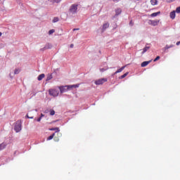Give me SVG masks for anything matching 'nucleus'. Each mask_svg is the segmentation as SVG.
Returning a JSON list of instances; mask_svg holds the SVG:
<instances>
[{"label":"nucleus","instance_id":"c756f323","mask_svg":"<svg viewBox=\"0 0 180 180\" xmlns=\"http://www.w3.org/2000/svg\"><path fill=\"white\" fill-rule=\"evenodd\" d=\"M160 56H158L153 60L154 63H155V61H158V60H160Z\"/></svg>","mask_w":180,"mask_h":180},{"label":"nucleus","instance_id":"7c9ffc66","mask_svg":"<svg viewBox=\"0 0 180 180\" xmlns=\"http://www.w3.org/2000/svg\"><path fill=\"white\" fill-rule=\"evenodd\" d=\"M107 69H105V68H100V71L101 72H105V71H106Z\"/></svg>","mask_w":180,"mask_h":180},{"label":"nucleus","instance_id":"b1692460","mask_svg":"<svg viewBox=\"0 0 180 180\" xmlns=\"http://www.w3.org/2000/svg\"><path fill=\"white\" fill-rule=\"evenodd\" d=\"M67 87L69 88V91H70V89H72V88H75V84L68 85Z\"/></svg>","mask_w":180,"mask_h":180},{"label":"nucleus","instance_id":"1a4fd4ad","mask_svg":"<svg viewBox=\"0 0 180 180\" xmlns=\"http://www.w3.org/2000/svg\"><path fill=\"white\" fill-rule=\"evenodd\" d=\"M151 61H153V60H150L149 61H143L141 64V67H147L148 65L150 64V63H151Z\"/></svg>","mask_w":180,"mask_h":180},{"label":"nucleus","instance_id":"a878e982","mask_svg":"<svg viewBox=\"0 0 180 180\" xmlns=\"http://www.w3.org/2000/svg\"><path fill=\"white\" fill-rule=\"evenodd\" d=\"M176 13H180V6L176 7V11H174Z\"/></svg>","mask_w":180,"mask_h":180},{"label":"nucleus","instance_id":"6e6552de","mask_svg":"<svg viewBox=\"0 0 180 180\" xmlns=\"http://www.w3.org/2000/svg\"><path fill=\"white\" fill-rule=\"evenodd\" d=\"M108 27H109V22L104 23L102 27V32H105Z\"/></svg>","mask_w":180,"mask_h":180},{"label":"nucleus","instance_id":"f03ea898","mask_svg":"<svg viewBox=\"0 0 180 180\" xmlns=\"http://www.w3.org/2000/svg\"><path fill=\"white\" fill-rule=\"evenodd\" d=\"M49 94L51 96H53L54 98H56L60 94V89H50L49 90Z\"/></svg>","mask_w":180,"mask_h":180},{"label":"nucleus","instance_id":"f3484780","mask_svg":"<svg viewBox=\"0 0 180 180\" xmlns=\"http://www.w3.org/2000/svg\"><path fill=\"white\" fill-rule=\"evenodd\" d=\"M149 49H150V46H145L143 49V51H142L141 54H144V53H147V51H148Z\"/></svg>","mask_w":180,"mask_h":180},{"label":"nucleus","instance_id":"f8f14e48","mask_svg":"<svg viewBox=\"0 0 180 180\" xmlns=\"http://www.w3.org/2000/svg\"><path fill=\"white\" fill-rule=\"evenodd\" d=\"M158 15H161V11H158L156 13H153L150 16L151 18H155L156 16H158Z\"/></svg>","mask_w":180,"mask_h":180},{"label":"nucleus","instance_id":"9b49d317","mask_svg":"<svg viewBox=\"0 0 180 180\" xmlns=\"http://www.w3.org/2000/svg\"><path fill=\"white\" fill-rule=\"evenodd\" d=\"M176 13L175 12V11L170 12L169 16H170L171 19H175Z\"/></svg>","mask_w":180,"mask_h":180},{"label":"nucleus","instance_id":"c85d7f7f","mask_svg":"<svg viewBox=\"0 0 180 180\" xmlns=\"http://www.w3.org/2000/svg\"><path fill=\"white\" fill-rule=\"evenodd\" d=\"M166 47H167V50H168L169 49H172V47H174V45H173V44H171V45H166Z\"/></svg>","mask_w":180,"mask_h":180},{"label":"nucleus","instance_id":"49530a36","mask_svg":"<svg viewBox=\"0 0 180 180\" xmlns=\"http://www.w3.org/2000/svg\"><path fill=\"white\" fill-rule=\"evenodd\" d=\"M116 74H117V73H116V72H114V73L112 74V75H116Z\"/></svg>","mask_w":180,"mask_h":180},{"label":"nucleus","instance_id":"a18cd8bd","mask_svg":"<svg viewBox=\"0 0 180 180\" xmlns=\"http://www.w3.org/2000/svg\"><path fill=\"white\" fill-rule=\"evenodd\" d=\"M100 54H102V51L101 50L98 51Z\"/></svg>","mask_w":180,"mask_h":180},{"label":"nucleus","instance_id":"412c9836","mask_svg":"<svg viewBox=\"0 0 180 180\" xmlns=\"http://www.w3.org/2000/svg\"><path fill=\"white\" fill-rule=\"evenodd\" d=\"M151 5H158V0H150Z\"/></svg>","mask_w":180,"mask_h":180},{"label":"nucleus","instance_id":"ea45409f","mask_svg":"<svg viewBox=\"0 0 180 180\" xmlns=\"http://www.w3.org/2000/svg\"><path fill=\"white\" fill-rule=\"evenodd\" d=\"M176 44V46H179V44H180V41H177Z\"/></svg>","mask_w":180,"mask_h":180},{"label":"nucleus","instance_id":"ddd939ff","mask_svg":"<svg viewBox=\"0 0 180 180\" xmlns=\"http://www.w3.org/2000/svg\"><path fill=\"white\" fill-rule=\"evenodd\" d=\"M45 77L46 75H44V73H42L38 76L37 79L38 81H41V79H43V78H44Z\"/></svg>","mask_w":180,"mask_h":180},{"label":"nucleus","instance_id":"cd10ccee","mask_svg":"<svg viewBox=\"0 0 180 180\" xmlns=\"http://www.w3.org/2000/svg\"><path fill=\"white\" fill-rule=\"evenodd\" d=\"M20 72V70H19V69H15V71H14V74L15 75H18Z\"/></svg>","mask_w":180,"mask_h":180},{"label":"nucleus","instance_id":"a211bd4d","mask_svg":"<svg viewBox=\"0 0 180 180\" xmlns=\"http://www.w3.org/2000/svg\"><path fill=\"white\" fill-rule=\"evenodd\" d=\"M50 79H53V75L49 74L46 77V81H50Z\"/></svg>","mask_w":180,"mask_h":180},{"label":"nucleus","instance_id":"dca6fc26","mask_svg":"<svg viewBox=\"0 0 180 180\" xmlns=\"http://www.w3.org/2000/svg\"><path fill=\"white\" fill-rule=\"evenodd\" d=\"M124 68H126V66H122L115 72V74H119V72H122V71H123Z\"/></svg>","mask_w":180,"mask_h":180},{"label":"nucleus","instance_id":"9d476101","mask_svg":"<svg viewBox=\"0 0 180 180\" xmlns=\"http://www.w3.org/2000/svg\"><path fill=\"white\" fill-rule=\"evenodd\" d=\"M122 13V8H118L115 9V16H119Z\"/></svg>","mask_w":180,"mask_h":180},{"label":"nucleus","instance_id":"2eb2a0df","mask_svg":"<svg viewBox=\"0 0 180 180\" xmlns=\"http://www.w3.org/2000/svg\"><path fill=\"white\" fill-rule=\"evenodd\" d=\"M54 136H56V133L52 134L51 135H50L47 139V141H50V140H53V139H54Z\"/></svg>","mask_w":180,"mask_h":180},{"label":"nucleus","instance_id":"8fccbe9b","mask_svg":"<svg viewBox=\"0 0 180 180\" xmlns=\"http://www.w3.org/2000/svg\"><path fill=\"white\" fill-rule=\"evenodd\" d=\"M129 25H131V21H130Z\"/></svg>","mask_w":180,"mask_h":180},{"label":"nucleus","instance_id":"bb28decb","mask_svg":"<svg viewBox=\"0 0 180 180\" xmlns=\"http://www.w3.org/2000/svg\"><path fill=\"white\" fill-rule=\"evenodd\" d=\"M54 32H56V30H54V29L50 30L49 31V34H53V33H54Z\"/></svg>","mask_w":180,"mask_h":180},{"label":"nucleus","instance_id":"f704fd0d","mask_svg":"<svg viewBox=\"0 0 180 180\" xmlns=\"http://www.w3.org/2000/svg\"><path fill=\"white\" fill-rule=\"evenodd\" d=\"M41 117H39L37 120V122H41Z\"/></svg>","mask_w":180,"mask_h":180},{"label":"nucleus","instance_id":"4be33fe9","mask_svg":"<svg viewBox=\"0 0 180 180\" xmlns=\"http://www.w3.org/2000/svg\"><path fill=\"white\" fill-rule=\"evenodd\" d=\"M58 20H60V18H58V17H55V18H53L52 22H53V23H57V22H58Z\"/></svg>","mask_w":180,"mask_h":180},{"label":"nucleus","instance_id":"de8ad7c7","mask_svg":"<svg viewBox=\"0 0 180 180\" xmlns=\"http://www.w3.org/2000/svg\"><path fill=\"white\" fill-rule=\"evenodd\" d=\"M1 36H2V32H0V37H1Z\"/></svg>","mask_w":180,"mask_h":180},{"label":"nucleus","instance_id":"3c124183","mask_svg":"<svg viewBox=\"0 0 180 180\" xmlns=\"http://www.w3.org/2000/svg\"><path fill=\"white\" fill-rule=\"evenodd\" d=\"M136 1H141V0H136Z\"/></svg>","mask_w":180,"mask_h":180},{"label":"nucleus","instance_id":"e433bc0d","mask_svg":"<svg viewBox=\"0 0 180 180\" xmlns=\"http://www.w3.org/2000/svg\"><path fill=\"white\" fill-rule=\"evenodd\" d=\"M70 49H73L74 48V44H70Z\"/></svg>","mask_w":180,"mask_h":180},{"label":"nucleus","instance_id":"393cba45","mask_svg":"<svg viewBox=\"0 0 180 180\" xmlns=\"http://www.w3.org/2000/svg\"><path fill=\"white\" fill-rule=\"evenodd\" d=\"M164 53H168V48H167V46H165V47L162 48V49Z\"/></svg>","mask_w":180,"mask_h":180},{"label":"nucleus","instance_id":"473e14b6","mask_svg":"<svg viewBox=\"0 0 180 180\" xmlns=\"http://www.w3.org/2000/svg\"><path fill=\"white\" fill-rule=\"evenodd\" d=\"M79 88V84H75V89Z\"/></svg>","mask_w":180,"mask_h":180},{"label":"nucleus","instance_id":"2f4dec72","mask_svg":"<svg viewBox=\"0 0 180 180\" xmlns=\"http://www.w3.org/2000/svg\"><path fill=\"white\" fill-rule=\"evenodd\" d=\"M168 4H171L172 2L175 1V0H166Z\"/></svg>","mask_w":180,"mask_h":180},{"label":"nucleus","instance_id":"0eeeda50","mask_svg":"<svg viewBox=\"0 0 180 180\" xmlns=\"http://www.w3.org/2000/svg\"><path fill=\"white\" fill-rule=\"evenodd\" d=\"M158 23H160V20H149L148 21V25H152V26H157Z\"/></svg>","mask_w":180,"mask_h":180},{"label":"nucleus","instance_id":"79ce46f5","mask_svg":"<svg viewBox=\"0 0 180 180\" xmlns=\"http://www.w3.org/2000/svg\"><path fill=\"white\" fill-rule=\"evenodd\" d=\"M120 0H113V2H119Z\"/></svg>","mask_w":180,"mask_h":180},{"label":"nucleus","instance_id":"09e8293b","mask_svg":"<svg viewBox=\"0 0 180 180\" xmlns=\"http://www.w3.org/2000/svg\"><path fill=\"white\" fill-rule=\"evenodd\" d=\"M34 117H30L29 119H33Z\"/></svg>","mask_w":180,"mask_h":180},{"label":"nucleus","instance_id":"72a5a7b5","mask_svg":"<svg viewBox=\"0 0 180 180\" xmlns=\"http://www.w3.org/2000/svg\"><path fill=\"white\" fill-rule=\"evenodd\" d=\"M61 0H53V1H55L56 2V4H60V1Z\"/></svg>","mask_w":180,"mask_h":180},{"label":"nucleus","instance_id":"5701e85b","mask_svg":"<svg viewBox=\"0 0 180 180\" xmlns=\"http://www.w3.org/2000/svg\"><path fill=\"white\" fill-rule=\"evenodd\" d=\"M49 112H50V115H51V116H54V115H56V111L54 110H49Z\"/></svg>","mask_w":180,"mask_h":180},{"label":"nucleus","instance_id":"58836bf2","mask_svg":"<svg viewBox=\"0 0 180 180\" xmlns=\"http://www.w3.org/2000/svg\"><path fill=\"white\" fill-rule=\"evenodd\" d=\"M54 140H55V141H58V138L55 137V138H54Z\"/></svg>","mask_w":180,"mask_h":180},{"label":"nucleus","instance_id":"6ab92c4d","mask_svg":"<svg viewBox=\"0 0 180 180\" xmlns=\"http://www.w3.org/2000/svg\"><path fill=\"white\" fill-rule=\"evenodd\" d=\"M6 147V144L5 143H2L0 144V151H2Z\"/></svg>","mask_w":180,"mask_h":180},{"label":"nucleus","instance_id":"c9c22d12","mask_svg":"<svg viewBox=\"0 0 180 180\" xmlns=\"http://www.w3.org/2000/svg\"><path fill=\"white\" fill-rule=\"evenodd\" d=\"M75 30H79V28H75L72 30L73 32H75Z\"/></svg>","mask_w":180,"mask_h":180},{"label":"nucleus","instance_id":"c03bdc74","mask_svg":"<svg viewBox=\"0 0 180 180\" xmlns=\"http://www.w3.org/2000/svg\"><path fill=\"white\" fill-rule=\"evenodd\" d=\"M25 117H27V119H29L30 117H29V115L27 114L26 116H25Z\"/></svg>","mask_w":180,"mask_h":180},{"label":"nucleus","instance_id":"20e7f679","mask_svg":"<svg viewBox=\"0 0 180 180\" xmlns=\"http://www.w3.org/2000/svg\"><path fill=\"white\" fill-rule=\"evenodd\" d=\"M105 82H108V78H102L97 79L94 82V84L96 85H103V84H105Z\"/></svg>","mask_w":180,"mask_h":180},{"label":"nucleus","instance_id":"aec40b11","mask_svg":"<svg viewBox=\"0 0 180 180\" xmlns=\"http://www.w3.org/2000/svg\"><path fill=\"white\" fill-rule=\"evenodd\" d=\"M127 75H129V72H127L124 75H121L120 77V79H123V78H126V77H127Z\"/></svg>","mask_w":180,"mask_h":180},{"label":"nucleus","instance_id":"a19ab883","mask_svg":"<svg viewBox=\"0 0 180 180\" xmlns=\"http://www.w3.org/2000/svg\"><path fill=\"white\" fill-rule=\"evenodd\" d=\"M37 93H32V96H36V94H37Z\"/></svg>","mask_w":180,"mask_h":180},{"label":"nucleus","instance_id":"39448f33","mask_svg":"<svg viewBox=\"0 0 180 180\" xmlns=\"http://www.w3.org/2000/svg\"><path fill=\"white\" fill-rule=\"evenodd\" d=\"M68 85H65V86H58V88L60 94H64L65 92L70 91V88H68Z\"/></svg>","mask_w":180,"mask_h":180},{"label":"nucleus","instance_id":"37998d69","mask_svg":"<svg viewBox=\"0 0 180 180\" xmlns=\"http://www.w3.org/2000/svg\"><path fill=\"white\" fill-rule=\"evenodd\" d=\"M48 112H50L49 110H46L44 113H47Z\"/></svg>","mask_w":180,"mask_h":180},{"label":"nucleus","instance_id":"f257e3e1","mask_svg":"<svg viewBox=\"0 0 180 180\" xmlns=\"http://www.w3.org/2000/svg\"><path fill=\"white\" fill-rule=\"evenodd\" d=\"M23 121L22 120H18L14 122V130L15 133H19L22 130V124Z\"/></svg>","mask_w":180,"mask_h":180},{"label":"nucleus","instance_id":"4468645a","mask_svg":"<svg viewBox=\"0 0 180 180\" xmlns=\"http://www.w3.org/2000/svg\"><path fill=\"white\" fill-rule=\"evenodd\" d=\"M49 130H50L51 131H56L55 133H58V131H60V128H58V127L50 128Z\"/></svg>","mask_w":180,"mask_h":180},{"label":"nucleus","instance_id":"4c0bfd02","mask_svg":"<svg viewBox=\"0 0 180 180\" xmlns=\"http://www.w3.org/2000/svg\"><path fill=\"white\" fill-rule=\"evenodd\" d=\"M39 117H41V119L43 118V117H44V115L43 113H41V116H40Z\"/></svg>","mask_w":180,"mask_h":180},{"label":"nucleus","instance_id":"7ed1b4c3","mask_svg":"<svg viewBox=\"0 0 180 180\" xmlns=\"http://www.w3.org/2000/svg\"><path fill=\"white\" fill-rule=\"evenodd\" d=\"M77 9H78V5L72 4L69 9V12L72 13V15H75V13H77Z\"/></svg>","mask_w":180,"mask_h":180},{"label":"nucleus","instance_id":"423d86ee","mask_svg":"<svg viewBox=\"0 0 180 180\" xmlns=\"http://www.w3.org/2000/svg\"><path fill=\"white\" fill-rule=\"evenodd\" d=\"M51 49H53V45L50 43H47L44 48L40 49V51H46V50H51Z\"/></svg>","mask_w":180,"mask_h":180}]
</instances>
